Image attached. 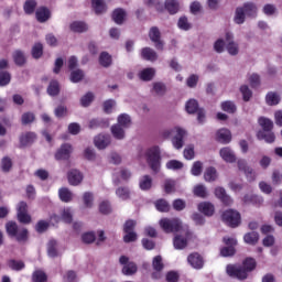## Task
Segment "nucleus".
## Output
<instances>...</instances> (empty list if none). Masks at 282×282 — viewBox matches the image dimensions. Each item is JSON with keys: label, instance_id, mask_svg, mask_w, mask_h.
Masks as SVG:
<instances>
[{"label": "nucleus", "instance_id": "nucleus-1", "mask_svg": "<svg viewBox=\"0 0 282 282\" xmlns=\"http://www.w3.org/2000/svg\"><path fill=\"white\" fill-rule=\"evenodd\" d=\"M257 268V261L252 258H248L243 261L242 267L239 264H228L226 267V273L228 276L238 279V281H246L248 279V272H252Z\"/></svg>", "mask_w": 282, "mask_h": 282}, {"label": "nucleus", "instance_id": "nucleus-2", "mask_svg": "<svg viewBox=\"0 0 282 282\" xmlns=\"http://www.w3.org/2000/svg\"><path fill=\"white\" fill-rule=\"evenodd\" d=\"M161 135L165 138V140L172 138L174 149L180 150L184 147V138H186L187 132L184 128L175 127L163 130Z\"/></svg>", "mask_w": 282, "mask_h": 282}, {"label": "nucleus", "instance_id": "nucleus-3", "mask_svg": "<svg viewBox=\"0 0 282 282\" xmlns=\"http://www.w3.org/2000/svg\"><path fill=\"white\" fill-rule=\"evenodd\" d=\"M6 230L9 237H14L17 241H28V229L24 227H20L15 221H8L6 224Z\"/></svg>", "mask_w": 282, "mask_h": 282}, {"label": "nucleus", "instance_id": "nucleus-4", "mask_svg": "<svg viewBox=\"0 0 282 282\" xmlns=\"http://www.w3.org/2000/svg\"><path fill=\"white\" fill-rule=\"evenodd\" d=\"M147 161L149 166L158 173L160 171V147H152L147 151Z\"/></svg>", "mask_w": 282, "mask_h": 282}, {"label": "nucleus", "instance_id": "nucleus-5", "mask_svg": "<svg viewBox=\"0 0 282 282\" xmlns=\"http://www.w3.org/2000/svg\"><path fill=\"white\" fill-rule=\"evenodd\" d=\"M159 224L162 230L167 234L180 232L182 230V220L178 218H162Z\"/></svg>", "mask_w": 282, "mask_h": 282}, {"label": "nucleus", "instance_id": "nucleus-6", "mask_svg": "<svg viewBox=\"0 0 282 282\" xmlns=\"http://www.w3.org/2000/svg\"><path fill=\"white\" fill-rule=\"evenodd\" d=\"M223 221L227 224V226H230V228H237L239 224H241V214L235 209H228L225 213H223Z\"/></svg>", "mask_w": 282, "mask_h": 282}, {"label": "nucleus", "instance_id": "nucleus-7", "mask_svg": "<svg viewBox=\"0 0 282 282\" xmlns=\"http://www.w3.org/2000/svg\"><path fill=\"white\" fill-rule=\"evenodd\" d=\"M28 208H29L28 203L23 200L18 203L15 210H17L18 221H20V224H32V216L28 212Z\"/></svg>", "mask_w": 282, "mask_h": 282}, {"label": "nucleus", "instance_id": "nucleus-8", "mask_svg": "<svg viewBox=\"0 0 282 282\" xmlns=\"http://www.w3.org/2000/svg\"><path fill=\"white\" fill-rule=\"evenodd\" d=\"M119 263L123 265L122 268V274H126V276H131L138 272V265L135 262H129V258L127 256H121L119 259Z\"/></svg>", "mask_w": 282, "mask_h": 282}, {"label": "nucleus", "instance_id": "nucleus-9", "mask_svg": "<svg viewBox=\"0 0 282 282\" xmlns=\"http://www.w3.org/2000/svg\"><path fill=\"white\" fill-rule=\"evenodd\" d=\"M191 239V231H185L184 235H176L173 239V246L175 250H184L188 246Z\"/></svg>", "mask_w": 282, "mask_h": 282}, {"label": "nucleus", "instance_id": "nucleus-10", "mask_svg": "<svg viewBox=\"0 0 282 282\" xmlns=\"http://www.w3.org/2000/svg\"><path fill=\"white\" fill-rule=\"evenodd\" d=\"M94 144L97 149L102 151V150L107 149V147H109V144H111V135L100 133L95 137Z\"/></svg>", "mask_w": 282, "mask_h": 282}, {"label": "nucleus", "instance_id": "nucleus-11", "mask_svg": "<svg viewBox=\"0 0 282 282\" xmlns=\"http://www.w3.org/2000/svg\"><path fill=\"white\" fill-rule=\"evenodd\" d=\"M78 64V59L76 57H72V83H80L83 78H85V72L80 68H76Z\"/></svg>", "mask_w": 282, "mask_h": 282}, {"label": "nucleus", "instance_id": "nucleus-12", "mask_svg": "<svg viewBox=\"0 0 282 282\" xmlns=\"http://www.w3.org/2000/svg\"><path fill=\"white\" fill-rule=\"evenodd\" d=\"M224 243L229 247H225L220 250L221 257H232L235 254V245L237 243V239L235 238H224Z\"/></svg>", "mask_w": 282, "mask_h": 282}, {"label": "nucleus", "instance_id": "nucleus-13", "mask_svg": "<svg viewBox=\"0 0 282 282\" xmlns=\"http://www.w3.org/2000/svg\"><path fill=\"white\" fill-rule=\"evenodd\" d=\"M35 18L39 23H47L52 19V11L45 7H40L35 11Z\"/></svg>", "mask_w": 282, "mask_h": 282}, {"label": "nucleus", "instance_id": "nucleus-14", "mask_svg": "<svg viewBox=\"0 0 282 282\" xmlns=\"http://www.w3.org/2000/svg\"><path fill=\"white\" fill-rule=\"evenodd\" d=\"M238 169L239 171H243L249 182H254V177H256L254 170L248 166V162H246V160H238Z\"/></svg>", "mask_w": 282, "mask_h": 282}, {"label": "nucleus", "instance_id": "nucleus-15", "mask_svg": "<svg viewBox=\"0 0 282 282\" xmlns=\"http://www.w3.org/2000/svg\"><path fill=\"white\" fill-rule=\"evenodd\" d=\"M219 155L224 160V162H228L229 164L237 162V156L235 155V152L228 147L220 149Z\"/></svg>", "mask_w": 282, "mask_h": 282}, {"label": "nucleus", "instance_id": "nucleus-16", "mask_svg": "<svg viewBox=\"0 0 282 282\" xmlns=\"http://www.w3.org/2000/svg\"><path fill=\"white\" fill-rule=\"evenodd\" d=\"M215 196L220 199L225 204V206H232V198L226 194V189L224 187L215 188Z\"/></svg>", "mask_w": 282, "mask_h": 282}, {"label": "nucleus", "instance_id": "nucleus-17", "mask_svg": "<svg viewBox=\"0 0 282 282\" xmlns=\"http://www.w3.org/2000/svg\"><path fill=\"white\" fill-rule=\"evenodd\" d=\"M36 142V133L34 132H23L20 135V147H30Z\"/></svg>", "mask_w": 282, "mask_h": 282}, {"label": "nucleus", "instance_id": "nucleus-18", "mask_svg": "<svg viewBox=\"0 0 282 282\" xmlns=\"http://www.w3.org/2000/svg\"><path fill=\"white\" fill-rule=\"evenodd\" d=\"M216 140L221 144H229V142L232 140V134L228 129H220L216 133Z\"/></svg>", "mask_w": 282, "mask_h": 282}, {"label": "nucleus", "instance_id": "nucleus-19", "mask_svg": "<svg viewBox=\"0 0 282 282\" xmlns=\"http://www.w3.org/2000/svg\"><path fill=\"white\" fill-rule=\"evenodd\" d=\"M141 58H143V61H149L150 63H155V61H158V52L151 47H144L141 50Z\"/></svg>", "mask_w": 282, "mask_h": 282}, {"label": "nucleus", "instance_id": "nucleus-20", "mask_svg": "<svg viewBox=\"0 0 282 282\" xmlns=\"http://www.w3.org/2000/svg\"><path fill=\"white\" fill-rule=\"evenodd\" d=\"M188 263L192 265V268H195L196 270H200V268H204V259L199 253H192L187 258Z\"/></svg>", "mask_w": 282, "mask_h": 282}, {"label": "nucleus", "instance_id": "nucleus-21", "mask_svg": "<svg viewBox=\"0 0 282 282\" xmlns=\"http://www.w3.org/2000/svg\"><path fill=\"white\" fill-rule=\"evenodd\" d=\"M198 210L203 213V215H206V217H213V215H215V205L209 202H203L198 204Z\"/></svg>", "mask_w": 282, "mask_h": 282}, {"label": "nucleus", "instance_id": "nucleus-22", "mask_svg": "<svg viewBox=\"0 0 282 282\" xmlns=\"http://www.w3.org/2000/svg\"><path fill=\"white\" fill-rule=\"evenodd\" d=\"M226 50L230 56L239 54V43L235 42L232 37H226Z\"/></svg>", "mask_w": 282, "mask_h": 282}, {"label": "nucleus", "instance_id": "nucleus-23", "mask_svg": "<svg viewBox=\"0 0 282 282\" xmlns=\"http://www.w3.org/2000/svg\"><path fill=\"white\" fill-rule=\"evenodd\" d=\"M242 202L245 204H253V206H262L263 205V196L247 194L243 196Z\"/></svg>", "mask_w": 282, "mask_h": 282}, {"label": "nucleus", "instance_id": "nucleus-24", "mask_svg": "<svg viewBox=\"0 0 282 282\" xmlns=\"http://www.w3.org/2000/svg\"><path fill=\"white\" fill-rule=\"evenodd\" d=\"M154 77H155V68L153 67L144 68L139 73L140 80H143L145 83L153 80Z\"/></svg>", "mask_w": 282, "mask_h": 282}, {"label": "nucleus", "instance_id": "nucleus-25", "mask_svg": "<svg viewBox=\"0 0 282 282\" xmlns=\"http://www.w3.org/2000/svg\"><path fill=\"white\" fill-rule=\"evenodd\" d=\"M152 94H154V96H165L166 95V84L162 83V82H154L152 84Z\"/></svg>", "mask_w": 282, "mask_h": 282}, {"label": "nucleus", "instance_id": "nucleus-26", "mask_svg": "<svg viewBox=\"0 0 282 282\" xmlns=\"http://www.w3.org/2000/svg\"><path fill=\"white\" fill-rule=\"evenodd\" d=\"M69 153H72V145L64 144L56 152L55 158L56 160H69Z\"/></svg>", "mask_w": 282, "mask_h": 282}, {"label": "nucleus", "instance_id": "nucleus-27", "mask_svg": "<svg viewBox=\"0 0 282 282\" xmlns=\"http://www.w3.org/2000/svg\"><path fill=\"white\" fill-rule=\"evenodd\" d=\"M110 131L112 133V137L115 140H124L126 138V132H124V128L120 124H113L111 128H110Z\"/></svg>", "mask_w": 282, "mask_h": 282}, {"label": "nucleus", "instance_id": "nucleus-28", "mask_svg": "<svg viewBox=\"0 0 282 282\" xmlns=\"http://www.w3.org/2000/svg\"><path fill=\"white\" fill-rule=\"evenodd\" d=\"M89 129H108L109 120L107 119H91L88 124Z\"/></svg>", "mask_w": 282, "mask_h": 282}, {"label": "nucleus", "instance_id": "nucleus-29", "mask_svg": "<svg viewBox=\"0 0 282 282\" xmlns=\"http://www.w3.org/2000/svg\"><path fill=\"white\" fill-rule=\"evenodd\" d=\"M257 138L258 140H264L268 144H272V142L276 140V137L272 131H258Z\"/></svg>", "mask_w": 282, "mask_h": 282}, {"label": "nucleus", "instance_id": "nucleus-30", "mask_svg": "<svg viewBox=\"0 0 282 282\" xmlns=\"http://www.w3.org/2000/svg\"><path fill=\"white\" fill-rule=\"evenodd\" d=\"M265 102L269 107H274L281 102V96L279 93L270 91L265 96Z\"/></svg>", "mask_w": 282, "mask_h": 282}, {"label": "nucleus", "instance_id": "nucleus-31", "mask_svg": "<svg viewBox=\"0 0 282 282\" xmlns=\"http://www.w3.org/2000/svg\"><path fill=\"white\" fill-rule=\"evenodd\" d=\"M124 19H127V12L123 9H116L112 12V20L117 25H122L124 23Z\"/></svg>", "mask_w": 282, "mask_h": 282}, {"label": "nucleus", "instance_id": "nucleus-32", "mask_svg": "<svg viewBox=\"0 0 282 282\" xmlns=\"http://www.w3.org/2000/svg\"><path fill=\"white\" fill-rule=\"evenodd\" d=\"M234 23H236L237 25H242V23H246V11H243V8H236Z\"/></svg>", "mask_w": 282, "mask_h": 282}, {"label": "nucleus", "instance_id": "nucleus-33", "mask_svg": "<svg viewBox=\"0 0 282 282\" xmlns=\"http://www.w3.org/2000/svg\"><path fill=\"white\" fill-rule=\"evenodd\" d=\"M91 4L96 14H102L107 12V4H105V0H93Z\"/></svg>", "mask_w": 282, "mask_h": 282}, {"label": "nucleus", "instance_id": "nucleus-34", "mask_svg": "<svg viewBox=\"0 0 282 282\" xmlns=\"http://www.w3.org/2000/svg\"><path fill=\"white\" fill-rule=\"evenodd\" d=\"M260 127L263 129L262 131H272L274 129V122L271 119L265 117H260L258 119Z\"/></svg>", "mask_w": 282, "mask_h": 282}, {"label": "nucleus", "instance_id": "nucleus-35", "mask_svg": "<svg viewBox=\"0 0 282 282\" xmlns=\"http://www.w3.org/2000/svg\"><path fill=\"white\" fill-rule=\"evenodd\" d=\"M165 8L170 14H177L180 12V2L177 0H166Z\"/></svg>", "mask_w": 282, "mask_h": 282}, {"label": "nucleus", "instance_id": "nucleus-36", "mask_svg": "<svg viewBox=\"0 0 282 282\" xmlns=\"http://www.w3.org/2000/svg\"><path fill=\"white\" fill-rule=\"evenodd\" d=\"M245 14L247 17H257V4L252 2H246L242 7Z\"/></svg>", "mask_w": 282, "mask_h": 282}, {"label": "nucleus", "instance_id": "nucleus-37", "mask_svg": "<svg viewBox=\"0 0 282 282\" xmlns=\"http://www.w3.org/2000/svg\"><path fill=\"white\" fill-rule=\"evenodd\" d=\"M31 55H32V58H34L35 61H39V58L43 56V45L39 42L33 44L31 48Z\"/></svg>", "mask_w": 282, "mask_h": 282}, {"label": "nucleus", "instance_id": "nucleus-38", "mask_svg": "<svg viewBox=\"0 0 282 282\" xmlns=\"http://www.w3.org/2000/svg\"><path fill=\"white\" fill-rule=\"evenodd\" d=\"M205 182H215L218 177L217 169L207 167L204 173Z\"/></svg>", "mask_w": 282, "mask_h": 282}, {"label": "nucleus", "instance_id": "nucleus-39", "mask_svg": "<svg viewBox=\"0 0 282 282\" xmlns=\"http://www.w3.org/2000/svg\"><path fill=\"white\" fill-rule=\"evenodd\" d=\"M139 186L141 191H149L151 186H153V178H151L149 175L142 176Z\"/></svg>", "mask_w": 282, "mask_h": 282}, {"label": "nucleus", "instance_id": "nucleus-40", "mask_svg": "<svg viewBox=\"0 0 282 282\" xmlns=\"http://www.w3.org/2000/svg\"><path fill=\"white\" fill-rule=\"evenodd\" d=\"M33 282H47V273L45 271L37 269L32 274Z\"/></svg>", "mask_w": 282, "mask_h": 282}, {"label": "nucleus", "instance_id": "nucleus-41", "mask_svg": "<svg viewBox=\"0 0 282 282\" xmlns=\"http://www.w3.org/2000/svg\"><path fill=\"white\" fill-rule=\"evenodd\" d=\"M58 197L61 202L69 203L72 200V192L69 188L62 187L58 189Z\"/></svg>", "mask_w": 282, "mask_h": 282}, {"label": "nucleus", "instance_id": "nucleus-42", "mask_svg": "<svg viewBox=\"0 0 282 282\" xmlns=\"http://www.w3.org/2000/svg\"><path fill=\"white\" fill-rule=\"evenodd\" d=\"M83 172L78 170H73L72 171V186H78V184L83 183L84 180Z\"/></svg>", "mask_w": 282, "mask_h": 282}, {"label": "nucleus", "instance_id": "nucleus-43", "mask_svg": "<svg viewBox=\"0 0 282 282\" xmlns=\"http://www.w3.org/2000/svg\"><path fill=\"white\" fill-rule=\"evenodd\" d=\"M112 58L107 52H102L99 56V64L101 67H111Z\"/></svg>", "mask_w": 282, "mask_h": 282}, {"label": "nucleus", "instance_id": "nucleus-44", "mask_svg": "<svg viewBox=\"0 0 282 282\" xmlns=\"http://www.w3.org/2000/svg\"><path fill=\"white\" fill-rule=\"evenodd\" d=\"M123 129H129L131 127V117L127 113H122L118 117V123Z\"/></svg>", "mask_w": 282, "mask_h": 282}, {"label": "nucleus", "instance_id": "nucleus-45", "mask_svg": "<svg viewBox=\"0 0 282 282\" xmlns=\"http://www.w3.org/2000/svg\"><path fill=\"white\" fill-rule=\"evenodd\" d=\"M12 56L15 65H25V53H23L22 51H14Z\"/></svg>", "mask_w": 282, "mask_h": 282}, {"label": "nucleus", "instance_id": "nucleus-46", "mask_svg": "<svg viewBox=\"0 0 282 282\" xmlns=\"http://www.w3.org/2000/svg\"><path fill=\"white\" fill-rule=\"evenodd\" d=\"M96 98V96L94 95V93L88 91L86 95H84L80 98V105L82 107H89V105H91L94 102V99Z\"/></svg>", "mask_w": 282, "mask_h": 282}, {"label": "nucleus", "instance_id": "nucleus-47", "mask_svg": "<svg viewBox=\"0 0 282 282\" xmlns=\"http://www.w3.org/2000/svg\"><path fill=\"white\" fill-rule=\"evenodd\" d=\"M246 243L250 246H254L259 241V234L257 231H251L243 237Z\"/></svg>", "mask_w": 282, "mask_h": 282}, {"label": "nucleus", "instance_id": "nucleus-48", "mask_svg": "<svg viewBox=\"0 0 282 282\" xmlns=\"http://www.w3.org/2000/svg\"><path fill=\"white\" fill-rule=\"evenodd\" d=\"M185 109H186L187 113H195L199 109V104L195 99H189L186 102Z\"/></svg>", "mask_w": 282, "mask_h": 282}, {"label": "nucleus", "instance_id": "nucleus-49", "mask_svg": "<svg viewBox=\"0 0 282 282\" xmlns=\"http://www.w3.org/2000/svg\"><path fill=\"white\" fill-rule=\"evenodd\" d=\"M72 30H73V32L83 33V32H87V30H89V28L87 26V24L85 22L76 21V22H73Z\"/></svg>", "mask_w": 282, "mask_h": 282}, {"label": "nucleus", "instance_id": "nucleus-50", "mask_svg": "<svg viewBox=\"0 0 282 282\" xmlns=\"http://www.w3.org/2000/svg\"><path fill=\"white\" fill-rule=\"evenodd\" d=\"M155 208L160 213H169L171 207L169 206V203L165 199H159L155 202Z\"/></svg>", "mask_w": 282, "mask_h": 282}, {"label": "nucleus", "instance_id": "nucleus-51", "mask_svg": "<svg viewBox=\"0 0 282 282\" xmlns=\"http://www.w3.org/2000/svg\"><path fill=\"white\" fill-rule=\"evenodd\" d=\"M23 8H24L25 14H34V10H36V1L26 0Z\"/></svg>", "mask_w": 282, "mask_h": 282}, {"label": "nucleus", "instance_id": "nucleus-52", "mask_svg": "<svg viewBox=\"0 0 282 282\" xmlns=\"http://www.w3.org/2000/svg\"><path fill=\"white\" fill-rule=\"evenodd\" d=\"M220 107L223 111H226L227 113H235V111H237V105L232 101H224Z\"/></svg>", "mask_w": 282, "mask_h": 282}, {"label": "nucleus", "instance_id": "nucleus-53", "mask_svg": "<svg viewBox=\"0 0 282 282\" xmlns=\"http://www.w3.org/2000/svg\"><path fill=\"white\" fill-rule=\"evenodd\" d=\"M151 41L154 43L155 50H159V52H164L165 42L162 40V36H152Z\"/></svg>", "mask_w": 282, "mask_h": 282}, {"label": "nucleus", "instance_id": "nucleus-54", "mask_svg": "<svg viewBox=\"0 0 282 282\" xmlns=\"http://www.w3.org/2000/svg\"><path fill=\"white\" fill-rule=\"evenodd\" d=\"M203 169H204V163L196 161V162H194V164L192 166L191 173H192V175L197 177V176L202 175Z\"/></svg>", "mask_w": 282, "mask_h": 282}, {"label": "nucleus", "instance_id": "nucleus-55", "mask_svg": "<svg viewBox=\"0 0 282 282\" xmlns=\"http://www.w3.org/2000/svg\"><path fill=\"white\" fill-rule=\"evenodd\" d=\"M166 169H170L171 171H180L181 169H184V163L177 160H171L166 163Z\"/></svg>", "mask_w": 282, "mask_h": 282}, {"label": "nucleus", "instance_id": "nucleus-56", "mask_svg": "<svg viewBox=\"0 0 282 282\" xmlns=\"http://www.w3.org/2000/svg\"><path fill=\"white\" fill-rule=\"evenodd\" d=\"M152 265L156 272H162V270H164V263L162 262V256L154 257L153 261H152Z\"/></svg>", "mask_w": 282, "mask_h": 282}, {"label": "nucleus", "instance_id": "nucleus-57", "mask_svg": "<svg viewBox=\"0 0 282 282\" xmlns=\"http://www.w3.org/2000/svg\"><path fill=\"white\" fill-rule=\"evenodd\" d=\"M177 25L180 30H185V31H188L192 28L191 22H188V18H186L185 15L178 19Z\"/></svg>", "mask_w": 282, "mask_h": 282}, {"label": "nucleus", "instance_id": "nucleus-58", "mask_svg": "<svg viewBox=\"0 0 282 282\" xmlns=\"http://www.w3.org/2000/svg\"><path fill=\"white\" fill-rule=\"evenodd\" d=\"M240 93L242 94V98H243L245 102L250 101V99L252 98V90H250L248 85H242L240 87Z\"/></svg>", "mask_w": 282, "mask_h": 282}, {"label": "nucleus", "instance_id": "nucleus-59", "mask_svg": "<svg viewBox=\"0 0 282 282\" xmlns=\"http://www.w3.org/2000/svg\"><path fill=\"white\" fill-rule=\"evenodd\" d=\"M10 80H12V76L8 72H0V87H6V85H10Z\"/></svg>", "mask_w": 282, "mask_h": 282}, {"label": "nucleus", "instance_id": "nucleus-60", "mask_svg": "<svg viewBox=\"0 0 282 282\" xmlns=\"http://www.w3.org/2000/svg\"><path fill=\"white\" fill-rule=\"evenodd\" d=\"M58 91H59L58 82L56 80L51 82L47 88L48 96H57Z\"/></svg>", "mask_w": 282, "mask_h": 282}, {"label": "nucleus", "instance_id": "nucleus-61", "mask_svg": "<svg viewBox=\"0 0 282 282\" xmlns=\"http://www.w3.org/2000/svg\"><path fill=\"white\" fill-rule=\"evenodd\" d=\"M194 195H196V197H202L203 199L208 197V193L206 192V187L204 185H197L194 188Z\"/></svg>", "mask_w": 282, "mask_h": 282}, {"label": "nucleus", "instance_id": "nucleus-62", "mask_svg": "<svg viewBox=\"0 0 282 282\" xmlns=\"http://www.w3.org/2000/svg\"><path fill=\"white\" fill-rule=\"evenodd\" d=\"M10 169H12V159L4 156L1 161V170L4 173H8L10 171Z\"/></svg>", "mask_w": 282, "mask_h": 282}, {"label": "nucleus", "instance_id": "nucleus-63", "mask_svg": "<svg viewBox=\"0 0 282 282\" xmlns=\"http://www.w3.org/2000/svg\"><path fill=\"white\" fill-rule=\"evenodd\" d=\"M99 213L102 215H109L111 213V204L107 200H104L99 204Z\"/></svg>", "mask_w": 282, "mask_h": 282}, {"label": "nucleus", "instance_id": "nucleus-64", "mask_svg": "<svg viewBox=\"0 0 282 282\" xmlns=\"http://www.w3.org/2000/svg\"><path fill=\"white\" fill-rule=\"evenodd\" d=\"M214 50L215 52H217L218 54H221V52H224V50H226V40H217L214 44Z\"/></svg>", "mask_w": 282, "mask_h": 282}]
</instances>
